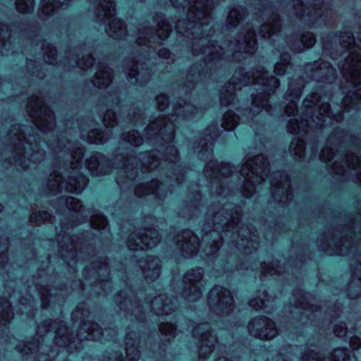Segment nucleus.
<instances>
[{
	"label": "nucleus",
	"mask_w": 361,
	"mask_h": 361,
	"mask_svg": "<svg viewBox=\"0 0 361 361\" xmlns=\"http://www.w3.org/2000/svg\"><path fill=\"white\" fill-rule=\"evenodd\" d=\"M86 166L92 176H100L109 173L111 164L109 159L101 153L96 152L86 159Z\"/></svg>",
	"instance_id": "38"
},
{
	"label": "nucleus",
	"mask_w": 361,
	"mask_h": 361,
	"mask_svg": "<svg viewBox=\"0 0 361 361\" xmlns=\"http://www.w3.org/2000/svg\"><path fill=\"white\" fill-rule=\"evenodd\" d=\"M272 199L282 206L287 204L292 200L293 194L290 186V180L283 171L274 172L271 178Z\"/></svg>",
	"instance_id": "28"
},
{
	"label": "nucleus",
	"mask_w": 361,
	"mask_h": 361,
	"mask_svg": "<svg viewBox=\"0 0 361 361\" xmlns=\"http://www.w3.org/2000/svg\"><path fill=\"white\" fill-rule=\"evenodd\" d=\"M270 300L271 296L269 295L267 292L264 290L262 293H259L257 298L250 300L249 305L255 310H259L267 307V303H269Z\"/></svg>",
	"instance_id": "53"
},
{
	"label": "nucleus",
	"mask_w": 361,
	"mask_h": 361,
	"mask_svg": "<svg viewBox=\"0 0 361 361\" xmlns=\"http://www.w3.org/2000/svg\"><path fill=\"white\" fill-rule=\"evenodd\" d=\"M305 76L310 80L331 84L336 78V71L325 61L318 60L305 65Z\"/></svg>",
	"instance_id": "26"
},
{
	"label": "nucleus",
	"mask_w": 361,
	"mask_h": 361,
	"mask_svg": "<svg viewBox=\"0 0 361 361\" xmlns=\"http://www.w3.org/2000/svg\"><path fill=\"white\" fill-rule=\"evenodd\" d=\"M331 361H356L355 356L347 348H336L331 356Z\"/></svg>",
	"instance_id": "51"
},
{
	"label": "nucleus",
	"mask_w": 361,
	"mask_h": 361,
	"mask_svg": "<svg viewBox=\"0 0 361 361\" xmlns=\"http://www.w3.org/2000/svg\"><path fill=\"white\" fill-rule=\"evenodd\" d=\"M91 47L87 44H82L71 50L68 58L63 64L65 67H74L77 66L82 70H87L91 68L94 62L92 56Z\"/></svg>",
	"instance_id": "31"
},
{
	"label": "nucleus",
	"mask_w": 361,
	"mask_h": 361,
	"mask_svg": "<svg viewBox=\"0 0 361 361\" xmlns=\"http://www.w3.org/2000/svg\"><path fill=\"white\" fill-rule=\"evenodd\" d=\"M254 85L256 94H252L251 106L241 105L237 109L239 114L231 110L227 111L222 117L221 126L216 122L210 123L204 130L203 135L195 143L194 150L200 159H208L212 156V147L214 140L224 130H233L239 122H245L252 126L254 118L265 110L274 116L272 107L268 104V97L274 94L279 86V80L265 71L262 66L255 68L251 73L245 72L244 68L237 69L231 81L226 84L219 93V102L221 106H227L235 104L236 90L238 85Z\"/></svg>",
	"instance_id": "2"
},
{
	"label": "nucleus",
	"mask_w": 361,
	"mask_h": 361,
	"mask_svg": "<svg viewBox=\"0 0 361 361\" xmlns=\"http://www.w3.org/2000/svg\"><path fill=\"white\" fill-rule=\"evenodd\" d=\"M137 264L147 281L152 282L159 276L161 264L158 257L147 256L145 258L139 260Z\"/></svg>",
	"instance_id": "39"
},
{
	"label": "nucleus",
	"mask_w": 361,
	"mask_h": 361,
	"mask_svg": "<svg viewBox=\"0 0 361 361\" xmlns=\"http://www.w3.org/2000/svg\"><path fill=\"white\" fill-rule=\"evenodd\" d=\"M129 120L133 123L135 126H138L140 123H144L143 121L145 117L143 113L137 107H132L128 114Z\"/></svg>",
	"instance_id": "56"
},
{
	"label": "nucleus",
	"mask_w": 361,
	"mask_h": 361,
	"mask_svg": "<svg viewBox=\"0 0 361 361\" xmlns=\"http://www.w3.org/2000/svg\"><path fill=\"white\" fill-rule=\"evenodd\" d=\"M236 169L229 164H218L210 160L205 166L204 175L209 180L211 195L214 200L207 211L206 224L203 225L205 235L202 240H212L206 255L215 257L219 245L223 240L243 250L245 254L255 250L259 245V237L250 225L239 226L242 210L240 206L233 202L235 197L243 196L250 198L255 192V187L268 176L269 163L263 155H257L247 159L241 166L240 174L243 179L240 190L225 192L224 185H228V178L234 176Z\"/></svg>",
	"instance_id": "1"
},
{
	"label": "nucleus",
	"mask_w": 361,
	"mask_h": 361,
	"mask_svg": "<svg viewBox=\"0 0 361 361\" xmlns=\"http://www.w3.org/2000/svg\"><path fill=\"white\" fill-rule=\"evenodd\" d=\"M268 3L269 1H267L266 4L260 3L262 8H259L263 19L264 16L269 15L267 20L261 25L259 30V34L264 38H269L276 35L281 27V20L278 14L272 11Z\"/></svg>",
	"instance_id": "36"
},
{
	"label": "nucleus",
	"mask_w": 361,
	"mask_h": 361,
	"mask_svg": "<svg viewBox=\"0 0 361 361\" xmlns=\"http://www.w3.org/2000/svg\"><path fill=\"white\" fill-rule=\"evenodd\" d=\"M44 61L49 64H54L56 61V50L49 42L44 41L42 44Z\"/></svg>",
	"instance_id": "54"
},
{
	"label": "nucleus",
	"mask_w": 361,
	"mask_h": 361,
	"mask_svg": "<svg viewBox=\"0 0 361 361\" xmlns=\"http://www.w3.org/2000/svg\"><path fill=\"white\" fill-rule=\"evenodd\" d=\"M204 109L197 107L192 104L187 102L185 99H180L175 104L173 109V114L165 118H158L151 121L145 129V137L149 141L159 142L161 149L154 151H149L140 154L139 166L141 171H145L156 169L161 164L160 160L157 157V151L163 149L165 144L170 143L174 137V129L176 122L183 120H191L199 118L204 112ZM164 160L161 162L170 169V174L166 173L170 181H175L180 183L184 178L183 168L177 164L178 161V153L177 149L173 145L166 147L164 153Z\"/></svg>",
	"instance_id": "4"
},
{
	"label": "nucleus",
	"mask_w": 361,
	"mask_h": 361,
	"mask_svg": "<svg viewBox=\"0 0 361 361\" xmlns=\"http://www.w3.org/2000/svg\"><path fill=\"white\" fill-rule=\"evenodd\" d=\"M330 0H291L288 9L305 25L315 27L328 22Z\"/></svg>",
	"instance_id": "11"
},
{
	"label": "nucleus",
	"mask_w": 361,
	"mask_h": 361,
	"mask_svg": "<svg viewBox=\"0 0 361 361\" xmlns=\"http://www.w3.org/2000/svg\"><path fill=\"white\" fill-rule=\"evenodd\" d=\"M305 108L300 122L298 119H290L287 125L288 133L298 135L300 133H307L314 129L322 128L326 123H331L333 121L337 123L343 120V113L338 111L333 113L330 111L327 102H322V98L317 92L309 94L303 101Z\"/></svg>",
	"instance_id": "9"
},
{
	"label": "nucleus",
	"mask_w": 361,
	"mask_h": 361,
	"mask_svg": "<svg viewBox=\"0 0 361 361\" xmlns=\"http://www.w3.org/2000/svg\"><path fill=\"white\" fill-rule=\"evenodd\" d=\"M159 331L161 336L164 337L161 340L164 343V342H169L175 337L176 329L171 323L162 322L159 325Z\"/></svg>",
	"instance_id": "52"
},
{
	"label": "nucleus",
	"mask_w": 361,
	"mask_h": 361,
	"mask_svg": "<svg viewBox=\"0 0 361 361\" xmlns=\"http://www.w3.org/2000/svg\"><path fill=\"white\" fill-rule=\"evenodd\" d=\"M153 23L157 27L156 30L149 25V22L140 25L137 29L138 37L136 39V44L138 46L147 45L152 47V43L160 44L169 36L171 25L163 14L156 13L153 17Z\"/></svg>",
	"instance_id": "15"
},
{
	"label": "nucleus",
	"mask_w": 361,
	"mask_h": 361,
	"mask_svg": "<svg viewBox=\"0 0 361 361\" xmlns=\"http://www.w3.org/2000/svg\"><path fill=\"white\" fill-rule=\"evenodd\" d=\"M90 311L85 303L79 304L72 312V319L74 322L82 321L79 327L76 336L78 341L90 340L99 341L103 336L104 332L97 323L85 321L90 316Z\"/></svg>",
	"instance_id": "19"
},
{
	"label": "nucleus",
	"mask_w": 361,
	"mask_h": 361,
	"mask_svg": "<svg viewBox=\"0 0 361 361\" xmlns=\"http://www.w3.org/2000/svg\"><path fill=\"white\" fill-rule=\"evenodd\" d=\"M27 68L29 70L32 69V74L33 75H36L37 78H43L44 77V74L38 70V65L36 61H32L31 60L28 61L27 63Z\"/></svg>",
	"instance_id": "63"
},
{
	"label": "nucleus",
	"mask_w": 361,
	"mask_h": 361,
	"mask_svg": "<svg viewBox=\"0 0 361 361\" xmlns=\"http://www.w3.org/2000/svg\"><path fill=\"white\" fill-rule=\"evenodd\" d=\"M192 336L197 341L198 361H204L214 350L217 337L209 323L197 324L192 329Z\"/></svg>",
	"instance_id": "21"
},
{
	"label": "nucleus",
	"mask_w": 361,
	"mask_h": 361,
	"mask_svg": "<svg viewBox=\"0 0 361 361\" xmlns=\"http://www.w3.org/2000/svg\"><path fill=\"white\" fill-rule=\"evenodd\" d=\"M316 42V39L312 33L305 32L300 37L298 35L289 37L286 43L290 49L295 52H301L305 49L312 47Z\"/></svg>",
	"instance_id": "40"
},
{
	"label": "nucleus",
	"mask_w": 361,
	"mask_h": 361,
	"mask_svg": "<svg viewBox=\"0 0 361 361\" xmlns=\"http://www.w3.org/2000/svg\"><path fill=\"white\" fill-rule=\"evenodd\" d=\"M140 341V335L138 331H130L126 336V357L122 354L115 353L112 357H109L104 361H137L140 357L138 345Z\"/></svg>",
	"instance_id": "34"
},
{
	"label": "nucleus",
	"mask_w": 361,
	"mask_h": 361,
	"mask_svg": "<svg viewBox=\"0 0 361 361\" xmlns=\"http://www.w3.org/2000/svg\"><path fill=\"white\" fill-rule=\"evenodd\" d=\"M142 142L143 138L136 130H131L122 135L114 164L118 166H122L123 172L125 173L127 180H133L137 176L138 163L137 162V158L131 156V154L134 153V150L126 147L128 152L124 153L122 152L121 146L129 145L130 147H137L141 145Z\"/></svg>",
	"instance_id": "13"
},
{
	"label": "nucleus",
	"mask_w": 361,
	"mask_h": 361,
	"mask_svg": "<svg viewBox=\"0 0 361 361\" xmlns=\"http://www.w3.org/2000/svg\"><path fill=\"white\" fill-rule=\"evenodd\" d=\"M155 101L159 111H164L169 106V97L164 94H158Z\"/></svg>",
	"instance_id": "62"
},
{
	"label": "nucleus",
	"mask_w": 361,
	"mask_h": 361,
	"mask_svg": "<svg viewBox=\"0 0 361 361\" xmlns=\"http://www.w3.org/2000/svg\"><path fill=\"white\" fill-rule=\"evenodd\" d=\"M143 59L139 55L138 58L133 57L125 63L128 80L132 84L144 85L151 78V71L146 63L142 61Z\"/></svg>",
	"instance_id": "30"
},
{
	"label": "nucleus",
	"mask_w": 361,
	"mask_h": 361,
	"mask_svg": "<svg viewBox=\"0 0 361 361\" xmlns=\"http://www.w3.org/2000/svg\"><path fill=\"white\" fill-rule=\"evenodd\" d=\"M13 318V313L10 309L9 302L6 298H0V324H6Z\"/></svg>",
	"instance_id": "48"
},
{
	"label": "nucleus",
	"mask_w": 361,
	"mask_h": 361,
	"mask_svg": "<svg viewBox=\"0 0 361 361\" xmlns=\"http://www.w3.org/2000/svg\"><path fill=\"white\" fill-rule=\"evenodd\" d=\"M26 110L35 126L42 133H52L55 127L54 116L53 112L45 105L44 99L41 97L32 95L29 98Z\"/></svg>",
	"instance_id": "17"
},
{
	"label": "nucleus",
	"mask_w": 361,
	"mask_h": 361,
	"mask_svg": "<svg viewBox=\"0 0 361 361\" xmlns=\"http://www.w3.org/2000/svg\"><path fill=\"white\" fill-rule=\"evenodd\" d=\"M305 86V81L301 77L290 81L284 99L287 102L283 112L287 116L294 115L298 111L297 104L301 96L302 89Z\"/></svg>",
	"instance_id": "35"
},
{
	"label": "nucleus",
	"mask_w": 361,
	"mask_h": 361,
	"mask_svg": "<svg viewBox=\"0 0 361 361\" xmlns=\"http://www.w3.org/2000/svg\"><path fill=\"white\" fill-rule=\"evenodd\" d=\"M98 71L87 85H92L94 87L103 88L110 85L112 80V70L106 63H99Z\"/></svg>",
	"instance_id": "42"
},
{
	"label": "nucleus",
	"mask_w": 361,
	"mask_h": 361,
	"mask_svg": "<svg viewBox=\"0 0 361 361\" xmlns=\"http://www.w3.org/2000/svg\"><path fill=\"white\" fill-rule=\"evenodd\" d=\"M290 67V55L287 52L282 53L280 61L276 63L274 66V73L279 76L283 75Z\"/></svg>",
	"instance_id": "49"
},
{
	"label": "nucleus",
	"mask_w": 361,
	"mask_h": 361,
	"mask_svg": "<svg viewBox=\"0 0 361 361\" xmlns=\"http://www.w3.org/2000/svg\"><path fill=\"white\" fill-rule=\"evenodd\" d=\"M160 241L158 231L154 228H140L131 233L126 241L131 250H145L155 247Z\"/></svg>",
	"instance_id": "25"
},
{
	"label": "nucleus",
	"mask_w": 361,
	"mask_h": 361,
	"mask_svg": "<svg viewBox=\"0 0 361 361\" xmlns=\"http://www.w3.org/2000/svg\"><path fill=\"white\" fill-rule=\"evenodd\" d=\"M176 247L185 257L196 255L200 249L199 238L190 230H185L175 237Z\"/></svg>",
	"instance_id": "33"
},
{
	"label": "nucleus",
	"mask_w": 361,
	"mask_h": 361,
	"mask_svg": "<svg viewBox=\"0 0 361 361\" xmlns=\"http://www.w3.org/2000/svg\"><path fill=\"white\" fill-rule=\"evenodd\" d=\"M293 297L294 306L290 310V312L294 315L299 314L298 317L296 316L299 321L305 323V322H303L304 317L312 320L321 311L322 307L319 306V308L317 305L312 303L310 301V295L304 293L302 290L297 289L294 290Z\"/></svg>",
	"instance_id": "27"
},
{
	"label": "nucleus",
	"mask_w": 361,
	"mask_h": 361,
	"mask_svg": "<svg viewBox=\"0 0 361 361\" xmlns=\"http://www.w3.org/2000/svg\"><path fill=\"white\" fill-rule=\"evenodd\" d=\"M67 3H61L59 0H41L40 10L38 13L39 17L45 20L59 8L67 6Z\"/></svg>",
	"instance_id": "44"
},
{
	"label": "nucleus",
	"mask_w": 361,
	"mask_h": 361,
	"mask_svg": "<svg viewBox=\"0 0 361 361\" xmlns=\"http://www.w3.org/2000/svg\"><path fill=\"white\" fill-rule=\"evenodd\" d=\"M350 136L340 128H336L334 132L329 135L326 146L324 147L319 154L320 159L325 162L333 161L331 169L333 173L340 176L345 179L359 180L361 184V159L353 154L340 152Z\"/></svg>",
	"instance_id": "8"
},
{
	"label": "nucleus",
	"mask_w": 361,
	"mask_h": 361,
	"mask_svg": "<svg viewBox=\"0 0 361 361\" xmlns=\"http://www.w3.org/2000/svg\"><path fill=\"white\" fill-rule=\"evenodd\" d=\"M290 152L295 159L302 161L305 153L304 140L300 138H294L290 145Z\"/></svg>",
	"instance_id": "47"
},
{
	"label": "nucleus",
	"mask_w": 361,
	"mask_h": 361,
	"mask_svg": "<svg viewBox=\"0 0 361 361\" xmlns=\"http://www.w3.org/2000/svg\"><path fill=\"white\" fill-rule=\"evenodd\" d=\"M279 262H273L271 263L263 262L261 264V274L262 276H265L267 274H270L271 276H281L284 271V267H281L279 266Z\"/></svg>",
	"instance_id": "50"
},
{
	"label": "nucleus",
	"mask_w": 361,
	"mask_h": 361,
	"mask_svg": "<svg viewBox=\"0 0 361 361\" xmlns=\"http://www.w3.org/2000/svg\"><path fill=\"white\" fill-rule=\"evenodd\" d=\"M347 224L336 228L330 240L322 236L319 245L321 250L329 255H348L352 253L355 258L350 262L353 277L348 283L347 295L350 299L361 295V254L357 250L356 244L361 241V214L348 216Z\"/></svg>",
	"instance_id": "5"
},
{
	"label": "nucleus",
	"mask_w": 361,
	"mask_h": 361,
	"mask_svg": "<svg viewBox=\"0 0 361 361\" xmlns=\"http://www.w3.org/2000/svg\"><path fill=\"white\" fill-rule=\"evenodd\" d=\"M56 207L59 212H63L66 208L70 211L75 212L78 223L85 221L90 216V224L94 229L102 231V233L109 231L107 220L105 216L97 212H93L90 209H82L80 200L75 197L61 196L58 199Z\"/></svg>",
	"instance_id": "16"
},
{
	"label": "nucleus",
	"mask_w": 361,
	"mask_h": 361,
	"mask_svg": "<svg viewBox=\"0 0 361 361\" xmlns=\"http://www.w3.org/2000/svg\"><path fill=\"white\" fill-rule=\"evenodd\" d=\"M34 307V300L31 295L23 297L19 301L18 310L21 314H25L28 317L32 316V312Z\"/></svg>",
	"instance_id": "55"
},
{
	"label": "nucleus",
	"mask_w": 361,
	"mask_h": 361,
	"mask_svg": "<svg viewBox=\"0 0 361 361\" xmlns=\"http://www.w3.org/2000/svg\"><path fill=\"white\" fill-rule=\"evenodd\" d=\"M103 123L106 128L114 126L116 124L114 111L107 109L103 117Z\"/></svg>",
	"instance_id": "59"
},
{
	"label": "nucleus",
	"mask_w": 361,
	"mask_h": 361,
	"mask_svg": "<svg viewBox=\"0 0 361 361\" xmlns=\"http://www.w3.org/2000/svg\"><path fill=\"white\" fill-rule=\"evenodd\" d=\"M51 219V214L47 212H39L38 213H32L30 216V221L31 222L39 223L44 221H50Z\"/></svg>",
	"instance_id": "60"
},
{
	"label": "nucleus",
	"mask_w": 361,
	"mask_h": 361,
	"mask_svg": "<svg viewBox=\"0 0 361 361\" xmlns=\"http://www.w3.org/2000/svg\"><path fill=\"white\" fill-rule=\"evenodd\" d=\"M249 334L261 340H271L278 334L276 324L264 316L252 319L247 324Z\"/></svg>",
	"instance_id": "29"
},
{
	"label": "nucleus",
	"mask_w": 361,
	"mask_h": 361,
	"mask_svg": "<svg viewBox=\"0 0 361 361\" xmlns=\"http://www.w3.org/2000/svg\"><path fill=\"white\" fill-rule=\"evenodd\" d=\"M83 281H80L82 290L86 286H93V291L101 295L102 293L106 294L111 288V282L108 280L109 269L106 257H94L91 261L90 267H86L83 271Z\"/></svg>",
	"instance_id": "12"
},
{
	"label": "nucleus",
	"mask_w": 361,
	"mask_h": 361,
	"mask_svg": "<svg viewBox=\"0 0 361 361\" xmlns=\"http://www.w3.org/2000/svg\"><path fill=\"white\" fill-rule=\"evenodd\" d=\"M245 9L243 7L232 8L228 15L226 27L228 29L237 26L244 18Z\"/></svg>",
	"instance_id": "46"
},
{
	"label": "nucleus",
	"mask_w": 361,
	"mask_h": 361,
	"mask_svg": "<svg viewBox=\"0 0 361 361\" xmlns=\"http://www.w3.org/2000/svg\"><path fill=\"white\" fill-rule=\"evenodd\" d=\"M16 8L20 13H30L33 10L34 0H16Z\"/></svg>",
	"instance_id": "57"
},
{
	"label": "nucleus",
	"mask_w": 361,
	"mask_h": 361,
	"mask_svg": "<svg viewBox=\"0 0 361 361\" xmlns=\"http://www.w3.org/2000/svg\"><path fill=\"white\" fill-rule=\"evenodd\" d=\"M78 239L80 240V243L72 237L68 235L65 231L64 234L59 233L57 235V242L59 247V252L64 262L70 267H74L79 260V256L80 257L84 251L90 250V247L81 246L79 252H78L77 245L78 244L82 245L84 241L83 237L82 238H78Z\"/></svg>",
	"instance_id": "23"
},
{
	"label": "nucleus",
	"mask_w": 361,
	"mask_h": 361,
	"mask_svg": "<svg viewBox=\"0 0 361 361\" xmlns=\"http://www.w3.org/2000/svg\"><path fill=\"white\" fill-rule=\"evenodd\" d=\"M102 102L106 106H113L114 105H117L119 102L117 92L115 91L108 93L102 99Z\"/></svg>",
	"instance_id": "58"
},
{
	"label": "nucleus",
	"mask_w": 361,
	"mask_h": 361,
	"mask_svg": "<svg viewBox=\"0 0 361 361\" xmlns=\"http://www.w3.org/2000/svg\"><path fill=\"white\" fill-rule=\"evenodd\" d=\"M227 52H232L234 61L245 58L243 54H252L257 49L256 33L252 25H247L233 41L227 44Z\"/></svg>",
	"instance_id": "18"
},
{
	"label": "nucleus",
	"mask_w": 361,
	"mask_h": 361,
	"mask_svg": "<svg viewBox=\"0 0 361 361\" xmlns=\"http://www.w3.org/2000/svg\"><path fill=\"white\" fill-rule=\"evenodd\" d=\"M192 197H190V202H184L179 214L185 219H192L199 215L200 212V207L201 195L199 190H195L191 193Z\"/></svg>",
	"instance_id": "41"
},
{
	"label": "nucleus",
	"mask_w": 361,
	"mask_h": 361,
	"mask_svg": "<svg viewBox=\"0 0 361 361\" xmlns=\"http://www.w3.org/2000/svg\"><path fill=\"white\" fill-rule=\"evenodd\" d=\"M9 156L5 166H14L18 171H26L30 163H39L45 158V152L39 148V135L31 126L14 124L8 134Z\"/></svg>",
	"instance_id": "7"
},
{
	"label": "nucleus",
	"mask_w": 361,
	"mask_h": 361,
	"mask_svg": "<svg viewBox=\"0 0 361 361\" xmlns=\"http://www.w3.org/2000/svg\"><path fill=\"white\" fill-rule=\"evenodd\" d=\"M44 336H50V338L54 336L56 345L61 348H68L69 353L79 348V341L75 340L61 320L47 319L38 325L36 336L42 338Z\"/></svg>",
	"instance_id": "14"
},
{
	"label": "nucleus",
	"mask_w": 361,
	"mask_h": 361,
	"mask_svg": "<svg viewBox=\"0 0 361 361\" xmlns=\"http://www.w3.org/2000/svg\"><path fill=\"white\" fill-rule=\"evenodd\" d=\"M166 188H168V183L165 184L154 179L149 183L137 185L135 189V195L137 197L152 195L160 204L168 193L172 192L171 190H166Z\"/></svg>",
	"instance_id": "37"
},
{
	"label": "nucleus",
	"mask_w": 361,
	"mask_h": 361,
	"mask_svg": "<svg viewBox=\"0 0 361 361\" xmlns=\"http://www.w3.org/2000/svg\"><path fill=\"white\" fill-rule=\"evenodd\" d=\"M176 301V298L161 294L154 298L151 301L150 308L157 315H168L175 310ZM114 302L121 311L126 312V317H134L138 322L142 321L145 311L149 307L148 302L146 306L140 305L135 300V293L129 288L118 293L114 297Z\"/></svg>",
	"instance_id": "10"
},
{
	"label": "nucleus",
	"mask_w": 361,
	"mask_h": 361,
	"mask_svg": "<svg viewBox=\"0 0 361 361\" xmlns=\"http://www.w3.org/2000/svg\"><path fill=\"white\" fill-rule=\"evenodd\" d=\"M47 146L53 151L59 159H66L69 163V168L63 171H54L47 182L46 192L55 195L63 189L69 192L80 193L87 185V178L80 171L81 161L84 156V149L78 142L55 139Z\"/></svg>",
	"instance_id": "6"
},
{
	"label": "nucleus",
	"mask_w": 361,
	"mask_h": 361,
	"mask_svg": "<svg viewBox=\"0 0 361 361\" xmlns=\"http://www.w3.org/2000/svg\"><path fill=\"white\" fill-rule=\"evenodd\" d=\"M207 302L211 311L219 317L228 315L234 308L231 293L221 286H215L212 288Z\"/></svg>",
	"instance_id": "22"
},
{
	"label": "nucleus",
	"mask_w": 361,
	"mask_h": 361,
	"mask_svg": "<svg viewBox=\"0 0 361 361\" xmlns=\"http://www.w3.org/2000/svg\"><path fill=\"white\" fill-rule=\"evenodd\" d=\"M300 361H329V360L326 359L321 354L314 351H308L302 355Z\"/></svg>",
	"instance_id": "61"
},
{
	"label": "nucleus",
	"mask_w": 361,
	"mask_h": 361,
	"mask_svg": "<svg viewBox=\"0 0 361 361\" xmlns=\"http://www.w3.org/2000/svg\"><path fill=\"white\" fill-rule=\"evenodd\" d=\"M178 10L186 12V18L176 23L177 40L180 44L190 47L194 56L203 60L192 65L188 71L184 83L188 90L194 88L195 83L209 79L221 67V61L228 54L209 39L214 33L209 25V11L214 7L213 0H171Z\"/></svg>",
	"instance_id": "3"
},
{
	"label": "nucleus",
	"mask_w": 361,
	"mask_h": 361,
	"mask_svg": "<svg viewBox=\"0 0 361 361\" xmlns=\"http://www.w3.org/2000/svg\"><path fill=\"white\" fill-rule=\"evenodd\" d=\"M51 276L44 270L39 271L37 276L34 277L33 283L35 289L40 296L42 306L47 308L51 302L55 303L61 300L65 295L63 290H59L50 286Z\"/></svg>",
	"instance_id": "24"
},
{
	"label": "nucleus",
	"mask_w": 361,
	"mask_h": 361,
	"mask_svg": "<svg viewBox=\"0 0 361 361\" xmlns=\"http://www.w3.org/2000/svg\"><path fill=\"white\" fill-rule=\"evenodd\" d=\"M38 338H34L33 341L20 342L16 345L17 351L25 355H30L27 359L32 361H49L50 355L46 353L49 347L43 345Z\"/></svg>",
	"instance_id": "32"
},
{
	"label": "nucleus",
	"mask_w": 361,
	"mask_h": 361,
	"mask_svg": "<svg viewBox=\"0 0 361 361\" xmlns=\"http://www.w3.org/2000/svg\"><path fill=\"white\" fill-rule=\"evenodd\" d=\"M334 333L338 337H343L347 334V328L345 324L339 323L334 326Z\"/></svg>",
	"instance_id": "64"
},
{
	"label": "nucleus",
	"mask_w": 361,
	"mask_h": 361,
	"mask_svg": "<svg viewBox=\"0 0 361 361\" xmlns=\"http://www.w3.org/2000/svg\"><path fill=\"white\" fill-rule=\"evenodd\" d=\"M204 271L201 267L189 269L183 276L181 295L188 302H195L202 295Z\"/></svg>",
	"instance_id": "20"
},
{
	"label": "nucleus",
	"mask_w": 361,
	"mask_h": 361,
	"mask_svg": "<svg viewBox=\"0 0 361 361\" xmlns=\"http://www.w3.org/2000/svg\"><path fill=\"white\" fill-rule=\"evenodd\" d=\"M80 128L81 138L89 143L102 144L109 139L110 133L109 130L92 129L86 133V130L82 125H80Z\"/></svg>",
	"instance_id": "43"
},
{
	"label": "nucleus",
	"mask_w": 361,
	"mask_h": 361,
	"mask_svg": "<svg viewBox=\"0 0 361 361\" xmlns=\"http://www.w3.org/2000/svg\"><path fill=\"white\" fill-rule=\"evenodd\" d=\"M16 30L9 29L7 25L0 24V54L8 55L11 51V33L16 34Z\"/></svg>",
	"instance_id": "45"
}]
</instances>
